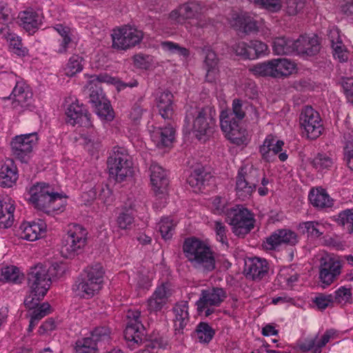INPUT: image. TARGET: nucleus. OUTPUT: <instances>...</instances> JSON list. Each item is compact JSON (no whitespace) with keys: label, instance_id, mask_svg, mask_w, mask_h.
Wrapping results in <instances>:
<instances>
[{"label":"nucleus","instance_id":"1","mask_svg":"<svg viewBox=\"0 0 353 353\" xmlns=\"http://www.w3.org/2000/svg\"><path fill=\"white\" fill-rule=\"evenodd\" d=\"M105 271L101 263L88 266L78 276L72 290L75 294L83 299H91L103 288Z\"/></svg>","mask_w":353,"mask_h":353},{"label":"nucleus","instance_id":"2","mask_svg":"<svg viewBox=\"0 0 353 353\" xmlns=\"http://www.w3.org/2000/svg\"><path fill=\"white\" fill-rule=\"evenodd\" d=\"M245 112L242 101L235 99L232 101V110L222 111L220 114V123L226 137L232 143L242 144L245 141V130L240 127Z\"/></svg>","mask_w":353,"mask_h":353},{"label":"nucleus","instance_id":"3","mask_svg":"<svg viewBox=\"0 0 353 353\" xmlns=\"http://www.w3.org/2000/svg\"><path fill=\"white\" fill-rule=\"evenodd\" d=\"M28 285L30 292L25 299L24 304L31 310L38 306L50 287L51 281L47 268L41 264L31 268L28 274Z\"/></svg>","mask_w":353,"mask_h":353},{"label":"nucleus","instance_id":"4","mask_svg":"<svg viewBox=\"0 0 353 353\" xmlns=\"http://www.w3.org/2000/svg\"><path fill=\"white\" fill-rule=\"evenodd\" d=\"M29 201L34 207L46 212L59 210L62 204L60 194L54 192L53 188L46 183H37L30 188Z\"/></svg>","mask_w":353,"mask_h":353},{"label":"nucleus","instance_id":"5","mask_svg":"<svg viewBox=\"0 0 353 353\" xmlns=\"http://www.w3.org/2000/svg\"><path fill=\"white\" fill-rule=\"evenodd\" d=\"M87 230L81 225H68L67 233L62 239L61 252L65 258H73L82 252L86 245Z\"/></svg>","mask_w":353,"mask_h":353},{"label":"nucleus","instance_id":"6","mask_svg":"<svg viewBox=\"0 0 353 353\" xmlns=\"http://www.w3.org/2000/svg\"><path fill=\"white\" fill-rule=\"evenodd\" d=\"M226 219L232 227V232L239 237L243 238L254 227L253 214L242 205H236L229 209Z\"/></svg>","mask_w":353,"mask_h":353},{"label":"nucleus","instance_id":"7","mask_svg":"<svg viewBox=\"0 0 353 353\" xmlns=\"http://www.w3.org/2000/svg\"><path fill=\"white\" fill-rule=\"evenodd\" d=\"M250 71L256 76L280 78L291 74L295 64L287 59H273L253 65Z\"/></svg>","mask_w":353,"mask_h":353},{"label":"nucleus","instance_id":"8","mask_svg":"<svg viewBox=\"0 0 353 353\" xmlns=\"http://www.w3.org/2000/svg\"><path fill=\"white\" fill-rule=\"evenodd\" d=\"M132 163L123 149L114 148L108 159L110 176L117 182H122L132 175Z\"/></svg>","mask_w":353,"mask_h":353},{"label":"nucleus","instance_id":"9","mask_svg":"<svg viewBox=\"0 0 353 353\" xmlns=\"http://www.w3.org/2000/svg\"><path fill=\"white\" fill-rule=\"evenodd\" d=\"M143 32L137 28L124 26L113 30L111 34L112 48L127 50L139 45L143 39Z\"/></svg>","mask_w":353,"mask_h":353},{"label":"nucleus","instance_id":"10","mask_svg":"<svg viewBox=\"0 0 353 353\" xmlns=\"http://www.w3.org/2000/svg\"><path fill=\"white\" fill-rule=\"evenodd\" d=\"M67 123L75 125H80L84 128L90 129L88 134L82 133L81 137L86 144L92 143L95 141L96 132L92 128L90 121V114L87 110L78 103H71L66 110Z\"/></svg>","mask_w":353,"mask_h":353},{"label":"nucleus","instance_id":"11","mask_svg":"<svg viewBox=\"0 0 353 353\" xmlns=\"http://www.w3.org/2000/svg\"><path fill=\"white\" fill-rule=\"evenodd\" d=\"M39 138L37 132L16 135L10 142L13 157L21 163H27L31 159L33 148Z\"/></svg>","mask_w":353,"mask_h":353},{"label":"nucleus","instance_id":"12","mask_svg":"<svg viewBox=\"0 0 353 353\" xmlns=\"http://www.w3.org/2000/svg\"><path fill=\"white\" fill-rule=\"evenodd\" d=\"M299 122L303 133L308 139L318 138L323 130L322 121L318 112L310 106L305 107L300 114Z\"/></svg>","mask_w":353,"mask_h":353},{"label":"nucleus","instance_id":"13","mask_svg":"<svg viewBox=\"0 0 353 353\" xmlns=\"http://www.w3.org/2000/svg\"><path fill=\"white\" fill-rule=\"evenodd\" d=\"M338 333L334 329H330L319 338V335L314 337H307L297 343L298 347L302 352H308L312 350L313 353H321V349L331 340L337 337Z\"/></svg>","mask_w":353,"mask_h":353},{"label":"nucleus","instance_id":"14","mask_svg":"<svg viewBox=\"0 0 353 353\" xmlns=\"http://www.w3.org/2000/svg\"><path fill=\"white\" fill-rule=\"evenodd\" d=\"M1 79L8 83L10 87L15 84L11 95L16 102L21 106L28 104L32 97V93L28 86L23 82L17 81V77L13 73L3 74Z\"/></svg>","mask_w":353,"mask_h":353},{"label":"nucleus","instance_id":"15","mask_svg":"<svg viewBox=\"0 0 353 353\" xmlns=\"http://www.w3.org/2000/svg\"><path fill=\"white\" fill-rule=\"evenodd\" d=\"M172 294L170 283H163L157 286L152 296L147 301V309L150 312H157L167 303L168 298Z\"/></svg>","mask_w":353,"mask_h":353},{"label":"nucleus","instance_id":"16","mask_svg":"<svg viewBox=\"0 0 353 353\" xmlns=\"http://www.w3.org/2000/svg\"><path fill=\"white\" fill-rule=\"evenodd\" d=\"M340 262L330 256L323 257L321 261L319 278L325 285H330L341 274Z\"/></svg>","mask_w":353,"mask_h":353},{"label":"nucleus","instance_id":"17","mask_svg":"<svg viewBox=\"0 0 353 353\" xmlns=\"http://www.w3.org/2000/svg\"><path fill=\"white\" fill-rule=\"evenodd\" d=\"M299 241L297 234L288 229H279L266 239L265 247L268 250H274L282 244L294 245Z\"/></svg>","mask_w":353,"mask_h":353},{"label":"nucleus","instance_id":"18","mask_svg":"<svg viewBox=\"0 0 353 353\" xmlns=\"http://www.w3.org/2000/svg\"><path fill=\"white\" fill-rule=\"evenodd\" d=\"M150 170V181L154 192L157 195H160L161 198L165 199L168 185V179L165 170L154 163L151 164Z\"/></svg>","mask_w":353,"mask_h":353},{"label":"nucleus","instance_id":"19","mask_svg":"<svg viewBox=\"0 0 353 353\" xmlns=\"http://www.w3.org/2000/svg\"><path fill=\"white\" fill-rule=\"evenodd\" d=\"M141 206L140 203L134 199L129 198L123 205L117 218V225L121 230H129L134 223V212Z\"/></svg>","mask_w":353,"mask_h":353},{"label":"nucleus","instance_id":"20","mask_svg":"<svg viewBox=\"0 0 353 353\" xmlns=\"http://www.w3.org/2000/svg\"><path fill=\"white\" fill-rule=\"evenodd\" d=\"M204 60L203 68L205 70V81L214 83L219 77V59L216 53L210 48L203 50Z\"/></svg>","mask_w":353,"mask_h":353},{"label":"nucleus","instance_id":"21","mask_svg":"<svg viewBox=\"0 0 353 353\" xmlns=\"http://www.w3.org/2000/svg\"><path fill=\"white\" fill-rule=\"evenodd\" d=\"M295 52L303 57H312L320 50V43L315 35H301L295 40Z\"/></svg>","mask_w":353,"mask_h":353},{"label":"nucleus","instance_id":"22","mask_svg":"<svg viewBox=\"0 0 353 353\" xmlns=\"http://www.w3.org/2000/svg\"><path fill=\"white\" fill-rule=\"evenodd\" d=\"M175 135V130L171 125L163 128L154 127L150 132L152 141L159 148L169 147L172 145Z\"/></svg>","mask_w":353,"mask_h":353},{"label":"nucleus","instance_id":"23","mask_svg":"<svg viewBox=\"0 0 353 353\" xmlns=\"http://www.w3.org/2000/svg\"><path fill=\"white\" fill-rule=\"evenodd\" d=\"M216 269V253L205 242L200 241V272L208 274Z\"/></svg>","mask_w":353,"mask_h":353},{"label":"nucleus","instance_id":"24","mask_svg":"<svg viewBox=\"0 0 353 353\" xmlns=\"http://www.w3.org/2000/svg\"><path fill=\"white\" fill-rule=\"evenodd\" d=\"M46 230V224L42 220L24 222L20 226V235L23 239L34 241L39 239Z\"/></svg>","mask_w":353,"mask_h":353},{"label":"nucleus","instance_id":"25","mask_svg":"<svg viewBox=\"0 0 353 353\" xmlns=\"http://www.w3.org/2000/svg\"><path fill=\"white\" fill-rule=\"evenodd\" d=\"M173 94L168 90L159 92L155 98L159 113L164 119H171L174 113Z\"/></svg>","mask_w":353,"mask_h":353},{"label":"nucleus","instance_id":"26","mask_svg":"<svg viewBox=\"0 0 353 353\" xmlns=\"http://www.w3.org/2000/svg\"><path fill=\"white\" fill-rule=\"evenodd\" d=\"M245 272L247 276L253 280L261 279L268 272V266L265 259L261 258H251L245 261Z\"/></svg>","mask_w":353,"mask_h":353},{"label":"nucleus","instance_id":"27","mask_svg":"<svg viewBox=\"0 0 353 353\" xmlns=\"http://www.w3.org/2000/svg\"><path fill=\"white\" fill-rule=\"evenodd\" d=\"M199 4L195 1H189L172 10L170 19L176 23H182L185 19L193 18L197 13Z\"/></svg>","mask_w":353,"mask_h":353},{"label":"nucleus","instance_id":"28","mask_svg":"<svg viewBox=\"0 0 353 353\" xmlns=\"http://www.w3.org/2000/svg\"><path fill=\"white\" fill-rule=\"evenodd\" d=\"M14 210V201L11 198H0V228H8L12 225Z\"/></svg>","mask_w":353,"mask_h":353},{"label":"nucleus","instance_id":"29","mask_svg":"<svg viewBox=\"0 0 353 353\" xmlns=\"http://www.w3.org/2000/svg\"><path fill=\"white\" fill-rule=\"evenodd\" d=\"M214 116L215 110L210 106H205L200 111V140L202 134L210 137L214 132Z\"/></svg>","mask_w":353,"mask_h":353},{"label":"nucleus","instance_id":"30","mask_svg":"<svg viewBox=\"0 0 353 353\" xmlns=\"http://www.w3.org/2000/svg\"><path fill=\"white\" fill-rule=\"evenodd\" d=\"M199 108L191 107L187 110L186 116L184 120L183 132L186 135H192L193 137L199 138Z\"/></svg>","mask_w":353,"mask_h":353},{"label":"nucleus","instance_id":"31","mask_svg":"<svg viewBox=\"0 0 353 353\" xmlns=\"http://www.w3.org/2000/svg\"><path fill=\"white\" fill-rule=\"evenodd\" d=\"M232 26L245 33H251L258 30V22L247 13L234 14Z\"/></svg>","mask_w":353,"mask_h":353},{"label":"nucleus","instance_id":"32","mask_svg":"<svg viewBox=\"0 0 353 353\" xmlns=\"http://www.w3.org/2000/svg\"><path fill=\"white\" fill-rule=\"evenodd\" d=\"M21 26L27 32H35L41 23L40 15L33 10H26L19 14Z\"/></svg>","mask_w":353,"mask_h":353},{"label":"nucleus","instance_id":"33","mask_svg":"<svg viewBox=\"0 0 353 353\" xmlns=\"http://www.w3.org/2000/svg\"><path fill=\"white\" fill-rule=\"evenodd\" d=\"M308 197L310 203L316 208L323 209L332 205V200L326 190L322 188H312Z\"/></svg>","mask_w":353,"mask_h":353},{"label":"nucleus","instance_id":"34","mask_svg":"<svg viewBox=\"0 0 353 353\" xmlns=\"http://www.w3.org/2000/svg\"><path fill=\"white\" fill-rule=\"evenodd\" d=\"M17 167L12 162L4 163L0 170V185L3 188H10L18 179Z\"/></svg>","mask_w":353,"mask_h":353},{"label":"nucleus","instance_id":"35","mask_svg":"<svg viewBox=\"0 0 353 353\" xmlns=\"http://www.w3.org/2000/svg\"><path fill=\"white\" fill-rule=\"evenodd\" d=\"M226 298L225 292L219 288H213L202 291V298H200V303L205 305L219 306Z\"/></svg>","mask_w":353,"mask_h":353},{"label":"nucleus","instance_id":"36","mask_svg":"<svg viewBox=\"0 0 353 353\" xmlns=\"http://www.w3.org/2000/svg\"><path fill=\"white\" fill-rule=\"evenodd\" d=\"M295 40L286 37H277L273 41V52L277 55L290 54L295 52Z\"/></svg>","mask_w":353,"mask_h":353},{"label":"nucleus","instance_id":"37","mask_svg":"<svg viewBox=\"0 0 353 353\" xmlns=\"http://www.w3.org/2000/svg\"><path fill=\"white\" fill-rule=\"evenodd\" d=\"M236 196L242 201L250 199L256 188L246 181L242 176L237 175L235 187Z\"/></svg>","mask_w":353,"mask_h":353},{"label":"nucleus","instance_id":"38","mask_svg":"<svg viewBox=\"0 0 353 353\" xmlns=\"http://www.w3.org/2000/svg\"><path fill=\"white\" fill-rule=\"evenodd\" d=\"M143 336V325L142 323H127L124 330V338L127 341L138 344L141 342Z\"/></svg>","mask_w":353,"mask_h":353},{"label":"nucleus","instance_id":"39","mask_svg":"<svg viewBox=\"0 0 353 353\" xmlns=\"http://www.w3.org/2000/svg\"><path fill=\"white\" fill-rule=\"evenodd\" d=\"M183 251L190 261L199 262V239L196 237L186 238L183 242Z\"/></svg>","mask_w":353,"mask_h":353},{"label":"nucleus","instance_id":"40","mask_svg":"<svg viewBox=\"0 0 353 353\" xmlns=\"http://www.w3.org/2000/svg\"><path fill=\"white\" fill-rule=\"evenodd\" d=\"M299 228L312 238L321 236L326 230L325 224L318 221L303 222L299 225Z\"/></svg>","mask_w":353,"mask_h":353},{"label":"nucleus","instance_id":"41","mask_svg":"<svg viewBox=\"0 0 353 353\" xmlns=\"http://www.w3.org/2000/svg\"><path fill=\"white\" fill-rule=\"evenodd\" d=\"M188 307L186 302L176 304L173 311L175 314V327L176 330H183L188 321Z\"/></svg>","mask_w":353,"mask_h":353},{"label":"nucleus","instance_id":"42","mask_svg":"<svg viewBox=\"0 0 353 353\" xmlns=\"http://www.w3.org/2000/svg\"><path fill=\"white\" fill-rule=\"evenodd\" d=\"M23 277L19 269L15 266H7L0 270V281H2L17 283L21 282Z\"/></svg>","mask_w":353,"mask_h":353},{"label":"nucleus","instance_id":"43","mask_svg":"<svg viewBox=\"0 0 353 353\" xmlns=\"http://www.w3.org/2000/svg\"><path fill=\"white\" fill-rule=\"evenodd\" d=\"M83 59L78 54H73L69 59L64 68L65 74L68 77H73L82 71Z\"/></svg>","mask_w":353,"mask_h":353},{"label":"nucleus","instance_id":"44","mask_svg":"<svg viewBox=\"0 0 353 353\" xmlns=\"http://www.w3.org/2000/svg\"><path fill=\"white\" fill-rule=\"evenodd\" d=\"M238 175L242 176L246 181L256 188L259 182L261 172L252 166L245 165L240 169Z\"/></svg>","mask_w":353,"mask_h":353},{"label":"nucleus","instance_id":"45","mask_svg":"<svg viewBox=\"0 0 353 353\" xmlns=\"http://www.w3.org/2000/svg\"><path fill=\"white\" fill-rule=\"evenodd\" d=\"M334 163V159L327 154L319 153L312 160V166L317 171L330 170Z\"/></svg>","mask_w":353,"mask_h":353},{"label":"nucleus","instance_id":"46","mask_svg":"<svg viewBox=\"0 0 353 353\" xmlns=\"http://www.w3.org/2000/svg\"><path fill=\"white\" fill-rule=\"evenodd\" d=\"M176 223L169 217H163L161 219L158 223L159 231L160 232L161 236L165 240H168L172 238Z\"/></svg>","mask_w":353,"mask_h":353},{"label":"nucleus","instance_id":"47","mask_svg":"<svg viewBox=\"0 0 353 353\" xmlns=\"http://www.w3.org/2000/svg\"><path fill=\"white\" fill-rule=\"evenodd\" d=\"M74 348L77 353H97L98 346L92 339L86 337L78 340Z\"/></svg>","mask_w":353,"mask_h":353},{"label":"nucleus","instance_id":"48","mask_svg":"<svg viewBox=\"0 0 353 353\" xmlns=\"http://www.w3.org/2000/svg\"><path fill=\"white\" fill-rule=\"evenodd\" d=\"M96 114L102 119L111 121L114 118L113 110L108 99L93 107Z\"/></svg>","mask_w":353,"mask_h":353},{"label":"nucleus","instance_id":"49","mask_svg":"<svg viewBox=\"0 0 353 353\" xmlns=\"http://www.w3.org/2000/svg\"><path fill=\"white\" fill-rule=\"evenodd\" d=\"M255 6L265 9L272 12H276L281 9V0H249Z\"/></svg>","mask_w":353,"mask_h":353},{"label":"nucleus","instance_id":"50","mask_svg":"<svg viewBox=\"0 0 353 353\" xmlns=\"http://www.w3.org/2000/svg\"><path fill=\"white\" fill-rule=\"evenodd\" d=\"M336 222L350 232H353V209H347L338 215Z\"/></svg>","mask_w":353,"mask_h":353},{"label":"nucleus","instance_id":"51","mask_svg":"<svg viewBox=\"0 0 353 353\" xmlns=\"http://www.w3.org/2000/svg\"><path fill=\"white\" fill-rule=\"evenodd\" d=\"M110 330L106 327H96L91 333V336L90 337L93 340L95 343H97V345L99 347L101 345L102 342H108L110 339Z\"/></svg>","mask_w":353,"mask_h":353},{"label":"nucleus","instance_id":"52","mask_svg":"<svg viewBox=\"0 0 353 353\" xmlns=\"http://www.w3.org/2000/svg\"><path fill=\"white\" fill-rule=\"evenodd\" d=\"M161 46L165 52H168L172 54L177 53L183 57H186L189 55L188 49L183 47H181L179 44L172 41H163L161 43Z\"/></svg>","mask_w":353,"mask_h":353},{"label":"nucleus","instance_id":"53","mask_svg":"<svg viewBox=\"0 0 353 353\" xmlns=\"http://www.w3.org/2000/svg\"><path fill=\"white\" fill-rule=\"evenodd\" d=\"M333 297L334 303L342 305L350 303L352 299L351 290L350 288L342 286L335 291Z\"/></svg>","mask_w":353,"mask_h":353},{"label":"nucleus","instance_id":"54","mask_svg":"<svg viewBox=\"0 0 353 353\" xmlns=\"http://www.w3.org/2000/svg\"><path fill=\"white\" fill-rule=\"evenodd\" d=\"M250 54H253L251 59H255L261 55L266 54L268 48V46L260 41L252 40L250 41Z\"/></svg>","mask_w":353,"mask_h":353},{"label":"nucleus","instance_id":"55","mask_svg":"<svg viewBox=\"0 0 353 353\" xmlns=\"http://www.w3.org/2000/svg\"><path fill=\"white\" fill-rule=\"evenodd\" d=\"M232 50L237 56L243 59H251L254 55L250 54V44L244 41H239L232 46Z\"/></svg>","mask_w":353,"mask_h":353},{"label":"nucleus","instance_id":"56","mask_svg":"<svg viewBox=\"0 0 353 353\" xmlns=\"http://www.w3.org/2000/svg\"><path fill=\"white\" fill-rule=\"evenodd\" d=\"M215 330L208 323L200 322V343L208 344L214 337Z\"/></svg>","mask_w":353,"mask_h":353},{"label":"nucleus","instance_id":"57","mask_svg":"<svg viewBox=\"0 0 353 353\" xmlns=\"http://www.w3.org/2000/svg\"><path fill=\"white\" fill-rule=\"evenodd\" d=\"M314 303L319 309L325 310L334 303V297L332 294H319L314 298Z\"/></svg>","mask_w":353,"mask_h":353},{"label":"nucleus","instance_id":"58","mask_svg":"<svg viewBox=\"0 0 353 353\" xmlns=\"http://www.w3.org/2000/svg\"><path fill=\"white\" fill-rule=\"evenodd\" d=\"M106 99H107L105 97L103 92L101 88H99L97 85L95 88H90V102L92 103V107L105 101Z\"/></svg>","mask_w":353,"mask_h":353},{"label":"nucleus","instance_id":"59","mask_svg":"<svg viewBox=\"0 0 353 353\" xmlns=\"http://www.w3.org/2000/svg\"><path fill=\"white\" fill-rule=\"evenodd\" d=\"M341 83L347 101L353 104V78L343 77Z\"/></svg>","mask_w":353,"mask_h":353},{"label":"nucleus","instance_id":"60","mask_svg":"<svg viewBox=\"0 0 353 353\" xmlns=\"http://www.w3.org/2000/svg\"><path fill=\"white\" fill-rule=\"evenodd\" d=\"M10 39V47L14 54L23 57L28 53L27 48L23 46L21 40L19 37H12Z\"/></svg>","mask_w":353,"mask_h":353},{"label":"nucleus","instance_id":"61","mask_svg":"<svg viewBox=\"0 0 353 353\" xmlns=\"http://www.w3.org/2000/svg\"><path fill=\"white\" fill-rule=\"evenodd\" d=\"M133 59L134 65L137 68L142 69L148 68L152 61V58L150 55L143 54H137L134 55Z\"/></svg>","mask_w":353,"mask_h":353},{"label":"nucleus","instance_id":"62","mask_svg":"<svg viewBox=\"0 0 353 353\" xmlns=\"http://www.w3.org/2000/svg\"><path fill=\"white\" fill-rule=\"evenodd\" d=\"M214 230L216 234V239L222 244H228L227 228L221 221L214 222Z\"/></svg>","mask_w":353,"mask_h":353},{"label":"nucleus","instance_id":"63","mask_svg":"<svg viewBox=\"0 0 353 353\" xmlns=\"http://www.w3.org/2000/svg\"><path fill=\"white\" fill-rule=\"evenodd\" d=\"M286 11L289 15L296 14L303 8V0H287Z\"/></svg>","mask_w":353,"mask_h":353},{"label":"nucleus","instance_id":"64","mask_svg":"<svg viewBox=\"0 0 353 353\" xmlns=\"http://www.w3.org/2000/svg\"><path fill=\"white\" fill-rule=\"evenodd\" d=\"M344 156L347 165L353 171V141L346 143L344 148Z\"/></svg>","mask_w":353,"mask_h":353}]
</instances>
